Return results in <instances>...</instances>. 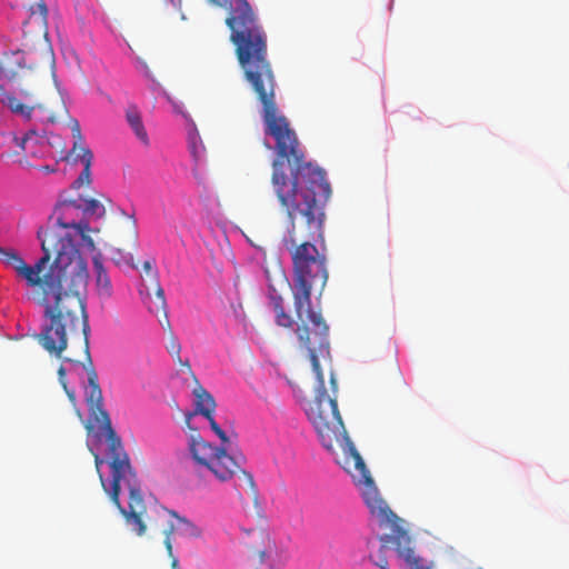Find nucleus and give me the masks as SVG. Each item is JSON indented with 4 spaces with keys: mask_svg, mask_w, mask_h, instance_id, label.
<instances>
[{
    "mask_svg": "<svg viewBox=\"0 0 569 569\" xmlns=\"http://www.w3.org/2000/svg\"><path fill=\"white\" fill-rule=\"evenodd\" d=\"M331 385L333 387V391L336 392L337 386H336V380L333 378H331Z\"/></svg>",
    "mask_w": 569,
    "mask_h": 569,
    "instance_id": "7c9ffc66",
    "label": "nucleus"
},
{
    "mask_svg": "<svg viewBox=\"0 0 569 569\" xmlns=\"http://www.w3.org/2000/svg\"><path fill=\"white\" fill-rule=\"evenodd\" d=\"M58 377H59V382L61 383L62 388L64 389L68 398L74 405L76 403V392L68 388L67 380H66V369L63 366H60V368L58 369Z\"/></svg>",
    "mask_w": 569,
    "mask_h": 569,
    "instance_id": "393cba45",
    "label": "nucleus"
},
{
    "mask_svg": "<svg viewBox=\"0 0 569 569\" xmlns=\"http://www.w3.org/2000/svg\"><path fill=\"white\" fill-rule=\"evenodd\" d=\"M86 211L96 213L98 217H103L106 214L104 207L96 199L86 200Z\"/></svg>",
    "mask_w": 569,
    "mask_h": 569,
    "instance_id": "b1692460",
    "label": "nucleus"
},
{
    "mask_svg": "<svg viewBox=\"0 0 569 569\" xmlns=\"http://www.w3.org/2000/svg\"><path fill=\"white\" fill-rule=\"evenodd\" d=\"M70 207H76L74 201H68L63 202L59 208L56 209L54 214L58 213L59 210H62L63 212L56 218V222L52 224L47 226L46 228H40L37 232V237L41 242V250H42V257L46 256V247H43L44 241H47L50 238H54L59 240V244H62L63 248L70 246V248L76 252V254L82 260L86 268L87 273V282L89 281V272H88V266L86 259L81 256L79 249L74 244L73 234L71 230L74 231L76 234H78L81 239V244L87 250L94 252H100L97 250L94 240L90 237L89 232H98V229H91L89 223L87 221H80V222H68L66 220V211Z\"/></svg>",
    "mask_w": 569,
    "mask_h": 569,
    "instance_id": "1a4fd4ad",
    "label": "nucleus"
},
{
    "mask_svg": "<svg viewBox=\"0 0 569 569\" xmlns=\"http://www.w3.org/2000/svg\"><path fill=\"white\" fill-rule=\"evenodd\" d=\"M0 261L14 270L18 278L37 283L36 263L28 264L23 258L13 249H3L0 247Z\"/></svg>",
    "mask_w": 569,
    "mask_h": 569,
    "instance_id": "9b49d317",
    "label": "nucleus"
},
{
    "mask_svg": "<svg viewBox=\"0 0 569 569\" xmlns=\"http://www.w3.org/2000/svg\"><path fill=\"white\" fill-rule=\"evenodd\" d=\"M87 152H91V150L87 148L82 141H74L72 149L69 151L68 159L73 162L80 161L84 163Z\"/></svg>",
    "mask_w": 569,
    "mask_h": 569,
    "instance_id": "412c9836",
    "label": "nucleus"
},
{
    "mask_svg": "<svg viewBox=\"0 0 569 569\" xmlns=\"http://www.w3.org/2000/svg\"><path fill=\"white\" fill-rule=\"evenodd\" d=\"M243 78L261 104L264 134L274 141L277 158L272 162L271 184L281 209L288 218V234L283 246L290 250L293 267V301L299 308L311 299L312 288L322 289L328 280L326 256L306 240L298 243L296 221L305 220L309 236L321 230L323 206L331 189L325 171L305 161V152L288 118L276 100V78L268 60V49L234 51Z\"/></svg>",
    "mask_w": 569,
    "mask_h": 569,
    "instance_id": "f257e3e1",
    "label": "nucleus"
},
{
    "mask_svg": "<svg viewBox=\"0 0 569 569\" xmlns=\"http://www.w3.org/2000/svg\"><path fill=\"white\" fill-rule=\"evenodd\" d=\"M306 415L313 426L322 446L328 451L341 449L337 462L350 475L356 486L365 485V492L370 502L376 503L375 481L362 457L347 435L336 397L328 395L322 382L317 380L315 399L305 408Z\"/></svg>",
    "mask_w": 569,
    "mask_h": 569,
    "instance_id": "20e7f679",
    "label": "nucleus"
},
{
    "mask_svg": "<svg viewBox=\"0 0 569 569\" xmlns=\"http://www.w3.org/2000/svg\"><path fill=\"white\" fill-rule=\"evenodd\" d=\"M96 290L100 299H110L113 293L110 277L102 263V253L97 252L92 257Z\"/></svg>",
    "mask_w": 569,
    "mask_h": 569,
    "instance_id": "2eb2a0df",
    "label": "nucleus"
},
{
    "mask_svg": "<svg viewBox=\"0 0 569 569\" xmlns=\"http://www.w3.org/2000/svg\"><path fill=\"white\" fill-rule=\"evenodd\" d=\"M7 107L17 114H20L24 119H30L31 113L36 110L38 111V118L41 122H50L54 123L60 118V114L54 113L52 110L43 107H29L24 103H22L18 98L16 97H7Z\"/></svg>",
    "mask_w": 569,
    "mask_h": 569,
    "instance_id": "4468645a",
    "label": "nucleus"
},
{
    "mask_svg": "<svg viewBox=\"0 0 569 569\" xmlns=\"http://www.w3.org/2000/svg\"><path fill=\"white\" fill-rule=\"evenodd\" d=\"M142 268L146 271V273L151 277V284H153L154 279H158V278H157V272L153 271L151 261H144L142 264Z\"/></svg>",
    "mask_w": 569,
    "mask_h": 569,
    "instance_id": "bb28decb",
    "label": "nucleus"
},
{
    "mask_svg": "<svg viewBox=\"0 0 569 569\" xmlns=\"http://www.w3.org/2000/svg\"><path fill=\"white\" fill-rule=\"evenodd\" d=\"M14 140L17 141L18 146H20L22 149H24V143H26V140H27L26 137L22 138V139L16 138Z\"/></svg>",
    "mask_w": 569,
    "mask_h": 569,
    "instance_id": "c756f323",
    "label": "nucleus"
},
{
    "mask_svg": "<svg viewBox=\"0 0 569 569\" xmlns=\"http://www.w3.org/2000/svg\"><path fill=\"white\" fill-rule=\"evenodd\" d=\"M168 352L174 358L177 362H179L181 366L186 367L188 371H191V366L189 360L182 361L181 359V345L178 340V338L171 333L169 345L167 346Z\"/></svg>",
    "mask_w": 569,
    "mask_h": 569,
    "instance_id": "aec40b11",
    "label": "nucleus"
},
{
    "mask_svg": "<svg viewBox=\"0 0 569 569\" xmlns=\"http://www.w3.org/2000/svg\"><path fill=\"white\" fill-rule=\"evenodd\" d=\"M126 119L136 137L143 143L144 146H149V136L144 128L141 113L137 106H129L126 110Z\"/></svg>",
    "mask_w": 569,
    "mask_h": 569,
    "instance_id": "f3484780",
    "label": "nucleus"
},
{
    "mask_svg": "<svg viewBox=\"0 0 569 569\" xmlns=\"http://www.w3.org/2000/svg\"><path fill=\"white\" fill-rule=\"evenodd\" d=\"M58 104L60 106V111H61V112H67V110H66V108H64L63 103H58Z\"/></svg>",
    "mask_w": 569,
    "mask_h": 569,
    "instance_id": "2f4dec72",
    "label": "nucleus"
},
{
    "mask_svg": "<svg viewBox=\"0 0 569 569\" xmlns=\"http://www.w3.org/2000/svg\"><path fill=\"white\" fill-rule=\"evenodd\" d=\"M270 306L272 307V311L274 313V321L279 327L283 328H292L293 319L292 317L286 312L284 310V301L281 296L277 295L274 290L269 296Z\"/></svg>",
    "mask_w": 569,
    "mask_h": 569,
    "instance_id": "a211bd4d",
    "label": "nucleus"
},
{
    "mask_svg": "<svg viewBox=\"0 0 569 569\" xmlns=\"http://www.w3.org/2000/svg\"><path fill=\"white\" fill-rule=\"evenodd\" d=\"M27 72L28 70L22 64V54L19 51L6 54L0 60V80L13 81L21 73Z\"/></svg>",
    "mask_w": 569,
    "mask_h": 569,
    "instance_id": "dca6fc26",
    "label": "nucleus"
},
{
    "mask_svg": "<svg viewBox=\"0 0 569 569\" xmlns=\"http://www.w3.org/2000/svg\"><path fill=\"white\" fill-rule=\"evenodd\" d=\"M357 487L360 488L363 500L371 515L377 519L379 526L391 530L390 535L380 536L379 540L381 542V547L376 558L371 557L373 563L381 569H389L385 550L389 545H393L399 557L403 558L411 569H431L430 566L422 563V560L419 557H416L415 551L410 547L411 539L401 526L402 519H400L380 497L377 487L375 486L376 503H372L367 499L365 485H358Z\"/></svg>",
    "mask_w": 569,
    "mask_h": 569,
    "instance_id": "423d86ee",
    "label": "nucleus"
},
{
    "mask_svg": "<svg viewBox=\"0 0 569 569\" xmlns=\"http://www.w3.org/2000/svg\"><path fill=\"white\" fill-rule=\"evenodd\" d=\"M192 393L194 397V410L184 415L186 425L190 429H192L191 419L196 415H201L208 419L213 416L216 409V401L213 397L202 386L198 385L193 389Z\"/></svg>",
    "mask_w": 569,
    "mask_h": 569,
    "instance_id": "ddd939ff",
    "label": "nucleus"
},
{
    "mask_svg": "<svg viewBox=\"0 0 569 569\" xmlns=\"http://www.w3.org/2000/svg\"><path fill=\"white\" fill-rule=\"evenodd\" d=\"M297 328L295 329L299 346L308 352L317 380L322 382V370L319 356L329 353V327L321 312L312 308L311 300L298 307L293 301Z\"/></svg>",
    "mask_w": 569,
    "mask_h": 569,
    "instance_id": "6e6552de",
    "label": "nucleus"
},
{
    "mask_svg": "<svg viewBox=\"0 0 569 569\" xmlns=\"http://www.w3.org/2000/svg\"><path fill=\"white\" fill-rule=\"evenodd\" d=\"M71 131L74 141H82L80 124L77 120H73Z\"/></svg>",
    "mask_w": 569,
    "mask_h": 569,
    "instance_id": "cd10ccee",
    "label": "nucleus"
},
{
    "mask_svg": "<svg viewBox=\"0 0 569 569\" xmlns=\"http://www.w3.org/2000/svg\"><path fill=\"white\" fill-rule=\"evenodd\" d=\"M209 425L211 430L219 437L221 440V446L219 448H224L226 452L231 450V442L230 438L227 436V433L221 429V427L217 423L213 416L208 418Z\"/></svg>",
    "mask_w": 569,
    "mask_h": 569,
    "instance_id": "4be33fe9",
    "label": "nucleus"
},
{
    "mask_svg": "<svg viewBox=\"0 0 569 569\" xmlns=\"http://www.w3.org/2000/svg\"><path fill=\"white\" fill-rule=\"evenodd\" d=\"M84 368L88 373L86 400L90 419L99 426L107 439V456L113 473L111 498L131 530L138 536H143L147 531L144 521L147 507L141 495L137 473L131 466L120 437L112 428L109 413L103 408L98 373L92 366L90 356L88 357V366H84Z\"/></svg>",
    "mask_w": 569,
    "mask_h": 569,
    "instance_id": "7ed1b4c3",
    "label": "nucleus"
},
{
    "mask_svg": "<svg viewBox=\"0 0 569 569\" xmlns=\"http://www.w3.org/2000/svg\"><path fill=\"white\" fill-rule=\"evenodd\" d=\"M172 515L177 518L179 523L186 526V528L190 529L191 532H193L196 530L194 526L190 521H188L184 518L178 517L174 512H172Z\"/></svg>",
    "mask_w": 569,
    "mask_h": 569,
    "instance_id": "c85d7f7f",
    "label": "nucleus"
},
{
    "mask_svg": "<svg viewBox=\"0 0 569 569\" xmlns=\"http://www.w3.org/2000/svg\"><path fill=\"white\" fill-rule=\"evenodd\" d=\"M26 18L22 21V33L27 41L34 42L48 36V8L43 0L27 4Z\"/></svg>",
    "mask_w": 569,
    "mask_h": 569,
    "instance_id": "9d476101",
    "label": "nucleus"
},
{
    "mask_svg": "<svg viewBox=\"0 0 569 569\" xmlns=\"http://www.w3.org/2000/svg\"><path fill=\"white\" fill-rule=\"evenodd\" d=\"M189 450L193 460L207 468L220 481L236 478V490L242 500V491L248 492L254 501L258 500V489L253 476L243 469L246 458L242 455H231L224 448H214L196 432L190 436Z\"/></svg>",
    "mask_w": 569,
    "mask_h": 569,
    "instance_id": "39448f33",
    "label": "nucleus"
},
{
    "mask_svg": "<svg viewBox=\"0 0 569 569\" xmlns=\"http://www.w3.org/2000/svg\"><path fill=\"white\" fill-rule=\"evenodd\" d=\"M50 238L44 241L46 256L36 262L37 283L26 281L33 289V300L43 309L38 343L51 356L60 358L69 338L81 326L86 353L89 357V321L81 292L87 288L84 263L68 247Z\"/></svg>",
    "mask_w": 569,
    "mask_h": 569,
    "instance_id": "f03ea898",
    "label": "nucleus"
},
{
    "mask_svg": "<svg viewBox=\"0 0 569 569\" xmlns=\"http://www.w3.org/2000/svg\"><path fill=\"white\" fill-rule=\"evenodd\" d=\"M91 452L93 453V457H94V465H96L97 472L99 475V479H100L101 486L104 489V491L109 495L110 500L113 501L112 498H111V491H112V487H113V481L111 482L110 488H108L107 485H106V479H104V477H103V475L101 472V466L103 465L104 460L98 453L93 452L92 450H91ZM111 476L113 477L112 472H111ZM112 503L117 507V505L114 502H112Z\"/></svg>",
    "mask_w": 569,
    "mask_h": 569,
    "instance_id": "5701e85b",
    "label": "nucleus"
},
{
    "mask_svg": "<svg viewBox=\"0 0 569 569\" xmlns=\"http://www.w3.org/2000/svg\"><path fill=\"white\" fill-rule=\"evenodd\" d=\"M140 296L142 297L149 312L156 316L162 313L164 319L168 320L164 291L161 288L158 279H154V283L150 287L146 283H142L140 288ZM167 322L169 323V321Z\"/></svg>",
    "mask_w": 569,
    "mask_h": 569,
    "instance_id": "f8f14e48",
    "label": "nucleus"
},
{
    "mask_svg": "<svg viewBox=\"0 0 569 569\" xmlns=\"http://www.w3.org/2000/svg\"><path fill=\"white\" fill-rule=\"evenodd\" d=\"M84 157H86L84 163H82L83 164V170L79 174V177L73 181V183H72V188L73 189H79L82 186L89 184L91 182V171H90V168H91L93 154H92V152H87V156H84Z\"/></svg>",
    "mask_w": 569,
    "mask_h": 569,
    "instance_id": "6ab92c4d",
    "label": "nucleus"
},
{
    "mask_svg": "<svg viewBox=\"0 0 569 569\" xmlns=\"http://www.w3.org/2000/svg\"><path fill=\"white\" fill-rule=\"evenodd\" d=\"M227 10L226 24L234 51L267 48V36L248 0H208Z\"/></svg>",
    "mask_w": 569,
    "mask_h": 569,
    "instance_id": "0eeeda50",
    "label": "nucleus"
},
{
    "mask_svg": "<svg viewBox=\"0 0 569 569\" xmlns=\"http://www.w3.org/2000/svg\"><path fill=\"white\" fill-rule=\"evenodd\" d=\"M172 530H173V526H171L170 530H168L166 532L164 546H166L168 556L171 558V569H180L179 561H178L177 557L173 556V552H172V543L170 540V535H171Z\"/></svg>",
    "mask_w": 569,
    "mask_h": 569,
    "instance_id": "a878e982",
    "label": "nucleus"
}]
</instances>
